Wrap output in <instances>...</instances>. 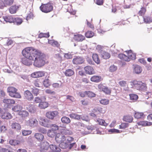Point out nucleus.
<instances>
[{
  "mask_svg": "<svg viewBox=\"0 0 152 152\" xmlns=\"http://www.w3.org/2000/svg\"><path fill=\"white\" fill-rule=\"evenodd\" d=\"M17 91V89L12 86L9 87L7 89V91L10 96L16 98H21V96Z\"/></svg>",
  "mask_w": 152,
  "mask_h": 152,
  "instance_id": "obj_4",
  "label": "nucleus"
},
{
  "mask_svg": "<svg viewBox=\"0 0 152 152\" xmlns=\"http://www.w3.org/2000/svg\"><path fill=\"white\" fill-rule=\"evenodd\" d=\"M53 4L50 3L42 4L40 7V10L42 12L46 13L52 11L53 10Z\"/></svg>",
  "mask_w": 152,
  "mask_h": 152,
  "instance_id": "obj_5",
  "label": "nucleus"
},
{
  "mask_svg": "<svg viewBox=\"0 0 152 152\" xmlns=\"http://www.w3.org/2000/svg\"><path fill=\"white\" fill-rule=\"evenodd\" d=\"M34 137L39 142H41L44 139V136L42 134L40 133H36L35 134Z\"/></svg>",
  "mask_w": 152,
  "mask_h": 152,
  "instance_id": "obj_19",
  "label": "nucleus"
},
{
  "mask_svg": "<svg viewBox=\"0 0 152 152\" xmlns=\"http://www.w3.org/2000/svg\"><path fill=\"white\" fill-rule=\"evenodd\" d=\"M87 95L89 97L92 98L95 97L96 94L91 91H87Z\"/></svg>",
  "mask_w": 152,
  "mask_h": 152,
  "instance_id": "obj_54",
  "label": "nucleus"
},
{
  "mask_svg": "<svg viewBox=\"0 0 152 152\" xmlns=\"http://www.w3.org/2000/svg\"><path fill=\"white\" fill-rule=\"evenodd\" d=\"M142 70L141 67H134V72L136 74L140 73Z\"/></svg>",
  "mask_w": 152,
  "mask_h": 152,
  "instance_id": "obj_53",
  "label": "nucleus"
},
{
  "mask_svg": "<svg viewBox=\"0 0 152 152\" xmlns=\"http://www.w3.org/2000/svg\"><path fill=\"white\" fill-rule=\"evenodd\" d=\"M13 41L11 39H8L6 42V45L7 46L11 45L13 44Z\"/></svg>",
  "mask_w": 152,
  "mask_h": 152,
  "instance_id": "obj_60",
  "label": "nucleus"
},
{
  "mask_svg": "<svg viewBox=\"0 0 152 152\" xmlns=\"http://www.w3.org/2000/svg\"><path fill=\"white\" fill-rule=\"evenodd\" d=\"M14 1V0H4L5 7L11 5L13 3Z\"/></svg>",
  "mask_w": 152,
  "mask_h": 152,
  "instance_id": "obj_45",
  "label": "nucleus"
},
{
  "mask_svg": "<svg viewBox=\"0 0 152 152\" xmlns=\"http://www.w3.org/2000/svg\"><path fill=\"white\" fill-rule=\"evenodd\" d=\"M10 126L12 129L17 132H18L21 129V125L20 124L17 122L12 123Z\"/></svg>",
  "mask_w": 152,
  "mask_h": 152,
  "instance_id": "obj_12",
  "label": "nucleus"
},
{
  "mask_svg": "<svg viewBox=\"0 0 152 152\" xmlns=\"http://www.w3.org/2000/svg\"><path fill=\"white\" fill-rule=\"evenodd\" d=\"M43 83L44 86L46 87H48L50 85V81L48 79H45Z\"/></svg>",
  "mask_w": 152,
  "mask_h": 152,
  "instance_id": "obj_55",
  "label": "nucleus"
},
{
  "mask_svg": "<svg viewBox=\"0 0 152 152\" xmlns=\"http://www.w3.org/2000/svg\"><path fill=\"white\" fill-rule=\"evenodd\" d=\"M18 114L22 118H24L28 116L29 115L28 113L26 110H21L18 113Z\"/></svg>",
  "mask_w": 152,
  "mask_h": 152,
  "instance_id": "obj_28",
  "label": "nucleus"
},
{
  "mask_svg": "<svg viewBox=\"0 0 152 152\" xmlns=\"http://www.w3.org/2000/svg\"><path fill=\"white\" fill-rule=\"evenodd\" d=\"M94 34V32L91 31H88L85 33V36L87 38H90L93 37Z\"/></svg>",
  "mask_w": 152,
  "mask_h": 152,
  "instance_id": "obj_44",
  "label": "nucleus"
},
{
  "mask_svg": "<svg viewBox=\"0 0 152 152\" xmlns=\"http://www.w3.org/2000/svg\"><path fill=\"white\" fill-rule=\"evenodd\" d=\"M98 88L106 94H110L111 90L108 87L104 86L102 84H100L98 86Z\"/></svg>",
  "mask_w": 152,
  "mask_h": 152,
  "instance_id": "obj_8",
  "label": "nucleus"
},
{
  "mask_svg": "<svg viewBox=\"0 0 152 152\" xmlns=\"http://www.w3.org/2000/svg\"><path fill=\"white\" fill-rule=\"evenodd\" d=\"M3 18L4 21L7 22L12 23L14 22V19L11 16H5Z\"/></svg>",
  "mask_w": 152,
  "mask_h": 152,
  "instance_id": "obj_32",
  "label": "nucleus"
},
{
  "mask_svg": "<svg viewBox=\"0 0 152 152\" xmlns=\"http://www.w3.org/2000/svg\"><path fill=\"white\" fill-rule=\"evenodd\" d=\"M32 131L30 130H23L22 132V134L23 136H27L31 134Z\"/></svg>",
  "mask_w": 152,
  "mask_h": 152,
  "instance_id": "obj_51",
  "label": "nucleus"
},
{
  "mask_svg": "<svg viewBox=\"0 0 152 152\" xmlns=\"http://www.w3.org/2000/svg\"><path fill=\"white\" fill-rule=\"evenodd\" d=\"M102 58L104 59H107L109 58L110 56V53L105 51L103 52L102 53Z\"/></svg>",
  "mask_w": 152,
  "mask_h": 152,
  "instance_id": "obj_39",
  "label": "nucleus"
},
{
  "mask_svg": "<svg viewBox=\"0 0 152 152\" xmlns=\"http://www.w3.org/2000/svg\"><path fill=\"white\" fill-rule=\"evenodd\" d=\"M14 22L17 25H20L23 22L21 18L17 17L14 19Z\"/></svg>",
  "mask_w": 152,
  "mask_h": 152,
  "instance_id": "obj_41",
  "label": "nucleus"
},
{
  "mask_svg": "<svg viewBox=\"0 0 152 152\" xmlns=\"http://www.w3.org/2000/svg\"><path fill=\"white\" fill-rule=\"evenodd\" d=\"M97 122L99 124V125L104 126H107L108 124L106 123L105 121L102 119L98 118L97 120Z\"/></svg>",
  "mask_w": 152,
  "mask_h": 152,
  "instance_id": "obj_37",
  "label": "nucleus"
},
{
  "mask_svg": "<svg viewBox=\"0 0 152 152\" xmlns=\"http://www.w3.org/2000/svg\"><path fill=\"white\" fill-rule=\"evenodd\" d=\"M147 87L146 83H142L141 85L140 86L138 90L142 91H147Z\"/></svg>",
  "mask_w": 152,
  "mask_h": 152,
  "instance_id": "obj_35",
  "label": "nucleus"
},
{
  "mask_svg": "<svg viewBox=\"0 0 152 152\" xmlns=\"http://www.w3.org/2000/svg\"><path fill=\"white\" fill-rule=\"evenodd\" d=\"M96 110L101 113H104L105 112V110H103V109L100 107H98L96 108Z\"/></svg>",
  "mask_w": 152,
  "mask_h": 152,
  "instance_id": "obj_62",
  "label": "nucleus"
},
{
  "mask_svg": "<svg viewBox=\"0 0 152 152\" xmlns=\"http://www.w3.org/2000/svg\"><path fill=\"white\" fill-rule=\"evenodd\" d=\"M9 143L12 145L16 146L20 144L21 141L16 140H10L9 142Z\"/></svg>",
  "mask_w": 152,
  "mask_h": 152,
  "instance_id": "obj_26",
  "label": "nucleus"
},
{
  "mask_svg": "<svg viewBox=\"0 0 152 152\" xmlns=\"http://www.w3.org/2000/svg\"><path fill=\"white\" fill-rule=\"evenodd\" d=\"M100 103L104 105L108 104L109 102V100L107 99H102L99 101Z\"/></svg>",
  "mask_w": 152,
  "mask_h": 152,
  "instance_id": "obj_46",
  "label": "nucleus"
},
{
  "mask_svg": "<svg viewBox=\"0 0 152 152\" xmlns=\"http://www.w3.org/2000/svg\"><path fill=\"white\" fill-rule=\"evenodd\" d=\"M40 150L43 151L44 150H47L49 146V143L47 141L41 142L40 144Z\"/></svg>",
  "mask_w": 152,
  "mask_h": 152,
  "instance_id": "obj_15",
  "label": "nucleus"
},
{
  "mask_svg": "<svg viewBox=\"0 0 152 152\" xmlns=\"http://www.w3.org/2000/svg\"><path fill=\"white\" fill-rule=\"evenodd\" d=\"M86 61L87 63L89 64L93 65L94 64V63L92 61V59L89 58H86Z\"/></svg>",
  "mask_w": 152,
  "mask_h": 152,
  "instance_id": "obj_63",
  "label": "nucleus"
},
{
  "mask_svg": "<svg viewBox=\"0 0 152 152\" xmlns=\"http://www.w3.org/2000/svg\"><path fill=\"white\" fill-rule=\"evenodd\" d=\"M23 95L24 99L28 101H31L33 99V95L29 90L25 91L23 93Z\"/></svg>",
  "mask_w": 152,
  "mask_h": 152,
  "instance_id": "obj_9",
  "label": "nucleus"
},
{
  "mask_svg": "<svg viewBox=\"0 0 152 152\" xmlns=\"http://www.w3.org/2000/svg\"><path fill=\"white\" fill-rule=\"evenodd\" d=\"M29 59L26 58H23L22 59V63L26 66H30L32 63V62Z\"/></svg>",
  "mask_w": 152,
  "mask_h": 152,
  "instance_id": "obj_30",
  "label": "nucleus"
},
{
  "mask_svg": "<svg viewBox=\"0 0 152 152\" xmlns=\"http://www.w3.org/2000/svg\"><path fill=\"white\" fill-rule=\"evenodd\" d=\"M128 57L129 58V61L130 59L134 60L136 59V56L135 53H133L132 52L131 50L128 51Z\"/></svg>",
  "mask_w": 152,
  "mask_h": 152,
  "instance_id": "obj_20",
  "label": "nucleus"
},
{
  "mask_svg": "<svg viewBox=\"0 0 152 152\" xmlns=\"http://www.w3.org/2000/svg\"><path fill=\"white\" fill-rule=\"evenodd\" d=\"M74 39L77 42H81L85 39V38L84 36L81 35L77 34L75 35Z\"/></svg>",
  "mask_w": 152,
  "mask_h": 152,
  "instance_id": "obj_22",
  "label": "nucleus"
},
{
  "mask_svg": "<svg viewBox=\"0 0 152 152\" xmlns=\"http://www.w3.org/2000/svg\"><path fill=\"white\" fill-rule=\"evenodd\" d=\"M37 124L38 121L36 119L34 118H30L25 122V124L26 126L32 127L36 126Z\"/></svg>",
  "mask_w": 152,
  "mask_h": 152,
  "instance_id": "obj_6",
  "label": "nucleus"
},
{
  "mask_svg": "<svg viewBox=\"0 0 152 152\" xmlns=\"http://www.w3.org/2000/svg\"><path fill=\"white\" fill-rule=\"evenodd\" d=\"M123 119L125 122L131 123L133 121V118L131 115H127L124 117Z\"/></svg>",
  "mask_w": 152,
  "mask_h": 152,
  "instance_id": "obj_25",
  "label": "nucleus"
},
{
  "mask_svg": "<svg viewBox=\"0 0 152 152\" xmlns=\"http://www.w3.org/2000/svg\"><path fill=\"white\" fill-rule=\"evenodd\" d=\"M40 92L41 91L36 88H35L33 90V93L36 96L38 95Z\"/></svg>",
  "mask_w": 152,
  "mask_h": 152,
  "instance_id": "obj_57",
  "label": "nucleus"
},
{
  "mask_svg": "<svg viewBox=\"0 0 152 152\" xmlns=\"http://www.w3.org/2000/svg\"><path fill=\"white\" fill-rule=\"evenodd\" d=\"M91 81L92 82L98 83L103 80V78L101 76L94 75L92 76L91 79Z\"/></svg>",
  "mask_w": 152,
  "mask_h": 152,
  "instance_id": "obj_14",
  "label": "nucleus"
},
{
  "mask_svg": "<svg viewBox=\"0 0 152 152\" xmlns=\"http://www.w3.org/2000/svg\"><path fill=\"white\" fill-rule=\"evenodd\" d=\"M4 1H3L2 0H0V8L3 9L4 7H5V5L4 4Z\"/></svg>",
  "mask_w": 152,
  "mask_h": 152,
  "instance_id": "obj_64",
  "label": "nucleus"
},
{
  "mask_svg": "<svg viewBox=\"0 0 152 152\" xmlns=\"http://www.w3.org/2000/svg\"><path fill=\"white\" fill-rule=\"evenodd\" d=\"M47 134L48 136L50 137H52L54 136L55 133L54 131L50 129L48 131Z\"/></svg>",
  "mask_w": 152,
  "mask_h": 152,
  "instance_id": "obj_48",
  "label": "nucleus"
},
{
  "mask_svg": "<svg viewBox=\"0 0 152 152\" xmlns=\"http://www.w3.org/2000/svg\"><path fill=\"white\" fill-rule=\"evenodd\" d=\"M144 115V113L142 112H135L134 115L135 118L139 119L142 117Z\"/></svg>",
  "mask_w": 152,
  "mask_h": 152,
  "instance_id": "obj_42",
  "label": "nucleus"
},
{
  "mask_svg": "<svg viewBox=\"0 0 152 152\" xmlns=\"http://www.w3.org/2000/svg\"><path fill=\"white\" fill-rule=\"evenodd\" d=\"M118 57L120 59L126 61H129V59L127 56L123 53L119 54L118 55Z\"/></svg>",
  "mask_w": 152,
  "mask_h": 152,
  "instance_id": "obj_29",
  "label": "nucleus"
},
{
  "mask_svg": "<svg viewBox=\"0 0 152 152\" xmlns=\"http://www.w3.org/2000/svg\"><path fill=\"white\" fill-rule=\"evenodd\" d=\"M55 140L59 143V146L63 149L67 148L68 147V144L66 142L65 137L62 134L58 133L56 134Z\"/></svg>",
  "mask_w": 152,
  "mask_h": 152,
  "instance_id": "obj_3",
  "label": "nucleus"
},
{
  "mask_svg": "<svg viewBox=\"0 0 152 152\" xmlns=\"http://www.w3.org/2000/svg\"><path fill=\"white\" fill-rule=\"evenodd\" d=\"M61 120L63 123L65 124H68L71 122V120L69 118L66 116L62 117L61 118Z\"/></svg>",
  "mask_w": 152,
  "mask_h": 152,
  "instance_id": "obj_31",
  "label": "nucleus"
},
{
  "mask_svg": "<svg viewBox=\"0 0 152 152\" xmlns=\"http://www.w3.org/2000/svg\"><path fill=\"white\" fill-rule=\"evenodd\" d=\"M45 56L39 50L35 56L33 65L35 66H43L45 64Z\"/></svg>",
  "mask_w": 152,
  "mask_h": 152,
  "instance_id": "obj_2",
  "label": "nucleus"
},
{
  "mask_svg": "<svg viewBox=\"0 0 152 152\" xmlns=\"http://www.w3.org/2000/svg\"><path fill=\"white\" fill-rule=\"evenodd\" d=\"M64 73L66 76H71L74 74V72L72 69H68L66 70Z\"/></svg>",
  "mask_w": 152,
  "mask_h": 152,
  "instance_id": "obj_34",
  "label": "nucleus"
},
{
  "mask_svg": "<svg viewBox=\"0 0 152 152\" xmlns=\"http://www.w3.org/2000/svg\"><path fill=\"white\" fill-rule=\"evenodd\" d=\"M92 58L94 60L97 64H99L100 63V60L98 56L96 53H93L92 55Z\"/></svg>",
  "mask_w": 152,
  "mask_h": 152,
  "instance_id": "obj_27",
  "label": "nucleus"
},
{
  "mask_svg": "<svg viewBox=\"0 0 152 152\" xmlns=\"http://www.w3.org/2000/svg\"><path fill=\"white\" fill-rule=\"evenodd\" d=\"M58 112L56 111H49L46 114V117L48 118L53 120L56 116L58 115Z\"/></svg>",
  "mask_w": 152,
  "mask_h": 152,
  "instance_id": "obj_10",
  "label": "nucleus"
},
{
  "mask_svg": "<svg viewBox=\"0 0 152 152\" xmlns=\"http://www.w3.org/2000/svg\"><path fill=\"white\" fill-rule=\"evenodd\" d=\"M82 104L86 105L88 104L90 101L88 99H86L81 101Z\"/></svg>",
  "mask_w": 152,
  "mask_h": 152,
  "instance_id": "obj_59",
  "label": "nucleus"
},
{
  "mask_svg": "<svg viewBox=\"0 0 152 152\" xmlns=\"http://www.w3.org/2000/svg\"><path fill=\"white\" fill-rule=\"evenodd\" d=\"M142 81H138L136 80H134L130 82V84L132 87L137 90H138L139 88H140V87L142 84Z\"/></svg>",
  "mask_w": 152,
  "mask_h": 152,
  "instance_id": "obj_11",
  "label": "nucleus"
},
{
  "mask_svg": "<svg viewBox=\"0 0 152 152\" xmlns=\"http://www.w3.org/2000/svg\"><path fill=\"white\" fill-rule=\"evenodd\" d=\"M39 50H37L32 47L25 48L22 51V53L23 56L30 60H34L35 56Z\"/></svg>",
  "mask_w": 152,
  "mask_h": 152,
  "instance_id": "obj_1",
  "label": "nucleus"
},
{
  "mask_svg": "<svg viewBox=\"0 0 152 152\" xmlns=\"http://www.w3.org/2000/svg\"><path fill=\"white\" fill-rule=\"evenodd\" d=\"M84 61V58L82 57L79 56H75L72 60L73 64L76 65L83 64Z\"/></svg>",
  "mask_w": 152,
  "mask_h": 152,
  "instance_id": "obj_7",
  "label": "nucleus"
},
{
  "mask_svg": "<svg viewBox=\"0 0 152 152\" xmlns=\"http://www.w3.org/2000/svg\"><path fill=\"white\" fill-rule=\"evenodd\" d=\"M22 109L21 106L19 105H17L14 106L12 108V110L15 112H19Z\"/></svg>",
  "mask_w": 152,
  "mask_h": 152,
  "instance_id": "obj_36",
  "label": "nucleus"
},
{
  "mask_svg": "<svg viewBox=\"0 0 152 152\" xmlns=\"http://www.w3.org/2000/svg\"><path fill=\"white\" fill-rule=\"evenodd\" d=\"M129 126L128 123H122L119 126V129H123L128 127Z\"/></svg>",
  "mask_w": 152,
  "mask_h": 152,
  "instance_id": "obj_43",
  "label": "nucleus"
},
{
  "mask_svg": "<svg viewBox=\"0 0 152 152\" xmlns=\"http://www.w3.org/2000/svg\"><path fill=\"white\" fill-rule=\"evenodd\" d=\"M130 99L133 102H135L138 98V95L134 94H131L129 95Z\"/></svg>",
  "mask_w": 152,
  "mask_h": 152,
  "instance_id": "obj_33",
  "label": "nucleus"
},
{
  "mask_svg": "<svg viewBox=\"0 0 152 152\" xmlns=\"http://www.w3.org/2000/svg\"><path fill=\"white\" fill-rule=\"evenodd\" d=\"M5 68L3 69V71L5 72L10 73L12 71L10 67H5Z\"/></svg>",
  "mask_w": 152,
  "mask_h": 152,
  "instance_id": "obj_58",
  "label": "nucleus"
},
{
  "mask_svg": "<svg viewBox=\"0 0 152 152\" xmlns=\"http://www.w3.org/2000/svg\"><path fill=\"white\" fill-rule=\"evenodd\" d=\"M20 6V5L17 6L15 5L11 6L9 9L10 13L12 14L16 13Z\"/></svg>",
  "mask_w": 152,
  "mask_h": 152,
  "instance_id": "obj_16",
  "label": "nucleus"
},
{
  "mask_svg": "<svg viewBox=\"0 0 152 152\" xmlns=\"http://www.w3.org/2000/svg\"><path fill=\"white\" fill-rule=\"evenodd\" d=\"M50 127H48L49 128H51L52 130L53 131H56L58 129L59 127L56 124H51L50 123Z\"/></svg>",
  "mask_w": 152,
  "mask_h": 152,
  "instance_id": "obj_50",
  "label": "nucleus"
},
{
  "mask_svg": "<svg viewBox=\"0 0 152 152\" xmlns=\"http://www.w3.org/2000/svg\"><path fill=\"white\" fill-rule=\"evenodd\" d=\"M50 44H51L52 45L56 46L57 47H58L59 46V44L58 42L56 41H55L54 40H51L49 42Z\"/></svg>",
  "mask_w": 152,
  "mask_h": 152,
  "instance_id": "obj_49",
  "label": "nucleus"
},
{
  "mask_svg": "<svg viewBox=\"0 0 152 152\" xmlns=\"http://www.w3.org/2000/svg\"><path fill=\"white\" fill-rule=\"evenodd\" d=\"M119 84L121 87H124L127 85V83L126 81L122 80L119 82Z\"/></svg>",
  "mask_w": 152,
  "mask_h": 152,
  "instance_id": "obj_56",
  "label": "nucleus"
},
{
  "mask_svg": "<svg viewBox=\"0 0 152 152\" xmlns=\"http://www.w3.org/2000/svg\"><path fill=\"white\" fill-rule=\"evenodd\" d=\"M49 36L50 35L49 32L45 33H41L39 35L38 37L39 38H41L44 37L48 38L49 37Z\"/></svg>",
  "mask_w": 152,
  "mask_h": 152,
  "instance_id": "obj_47",
  "label": "nucleus"
},
{
  "mask_svg": "<svg viewBox=\"0 0 152 152\" xmlns=\"http://www.w3.org/2000/svg\"><path fill=\"white\" fill-rule=\"evenodd\" d=\"M49 104L48 102H40L38 105V107L40 109H45L49 106Z\"/></svg>",
  "mask_w": 152,
  "mask_h": 152,
  "instance_id": "obj_21",
  "label": "nucleus"
},
{
  "mask_svg": "<svg viewBox=\"0 0 152 152\" xmlns=\"http://www.w3.org/2000/svg\"><path fill=\"white\" fill-rule=\"evenodd\" d=\"M45 92L47 94L53 95H54L56 94L55 92V91H53L50 89H47L45 91Z\"/></svg>",
  "mask_w": 152,
  "mask_h": 152,
  "instance_id": "obj_61",
  "label": "nucleus"
},
{
  "mask_svg": "<svg viewBox=\"0 0 152 152\" xmlns=\"http://www.w3.org/2000/svg\"><path fill=\"white\" fill-rule=\"evenodd\" d=\"M86 73L89 75H93L95 73V71L93 67H84Z\"/></svg>",
  "mask_w": 152,
  "mask_h": 152,
  "instance_id": "obj_17",
  "label": "nucleus"
},
{
  "mask_svg": "<svg viewBox=\"0 0 152 152\" xmlns=\"http://www.w3.org/2000/svg\"><path fill=\"white\" fill-rule=\"evenodd\" d=\"M40 120L39 123L41 126L48 128L51 127L50 125V123H48V120L45 118H41Z\"/></svg>",
  "mask_w": 152,
  "mask_h": 152,
  "instance_id": "obj_13",
  "label": "nucleus"
},
{
  "mask_svg": "<svg viewBox=\"0 0 152 152\" xmlns=\"http://www.w3.org/2000/svg\"><path fill=\"white\" fill-rule=\"evenodd\" d=\"M143 20L145 23H150L152 22V19L149 16L143 17Z\"/></svg>",
  "mask_w": 152,
  "mask_h": 152,
  "instance_id": "obj_38",
  "label": "nucleus"
},
{
  "mask_svg": "<svg viewBox=\"0 0 152 152\" xmlns=\"http://www.w3.org/2000/svg\"><path fill=\"white\" fill-rule=\"evenodd\" d=\"M69 116L71 118L77 120H80L81 118V115L73 113L70 114Z\"/></svg>",
  "mask_w": 152,
  "mask_h": 152,
  "instance_id": "obj_24",
  "label": "nucleus"
},
{
  "mask_svg": "<svg viewBox=\"0 0 152 152\" xmlns=\"http://www.w3.org/2000/svg\"><path fill=\"white\" fill-rule=\"evenodd\" d=\"M146 11V9L144 7H142L140 10L138 12L139 15L142 16L144 15Z\"/></svg>",
  "mask_w": 152,
  "mask_h": 152,
  "instance_id": "obj_52",
  "label": "nucleus"
},
{
  "mask_svg": "<svg viewBox=\"0 0 152 152\" xmlns=\"http://www.w3.org/2000/svg\"><path fill=\"white\" fill-rule=\"evenodd\" d=\"M3 102L6 104L7 106H10L15 103V100L13 99H5L3 100Z\"/></svg>",
  "mask_w": 152,
  "mask_h": 152,
  "instance_id": "obj_18",
  "label": "nucleus"
},
{
  "mask_svg": "<svg viewBox=\"0 0 152 152\" xmlns=\"http://www.w3.org/2000/svg\"><path fill=\"white\" fill-rule=\"evenodd\" d=\"M1 117L3 119H11L12 116L10 113L5 112L1 115Z\"/></svg>",
  "mask_w": 152,
  "mask_h": 152,
  "instance_id": "obj_23",
  "label": "nucleus"
},
{
  "mask_svg": "<svg viewBox=\"0 0 152 152\" xmlns=\"http://www.w3.org/2000/svg\"><path fill=\"white\" fill-rule=\"evenodd\" d=\"M151 124V122H148L147 121H141L137 123L138 125H142L143 126H147Z\"/></svg>",
  "mask_w": 152,
  "mask_h": 152,
  "instance_id": "obj_40",
  "label": "nucleus"
}]
</instances>
